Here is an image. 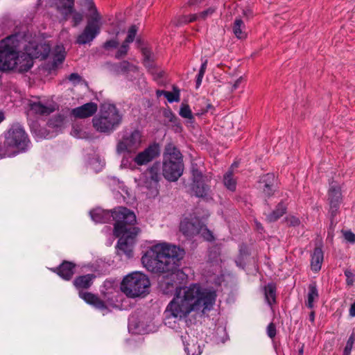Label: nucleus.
Listing matches in <instances>:
<instances>
[{"mask_svg": "<svg viewBox=\"0 0 355 355\" xmlns=\"http://www.w3.org/2000/svg\"><path fill=\"white\" fill-rule=\"evenodd\" d=\"M159 287L165 295L175 293L164 311L166 319L171 317L182 319L187 317L191 311H201L203 313L209 311L217 296L216 291L202 288L198 284L183 287V291L178 290L175 285L163 277L159 281Z\"/></svg>", "mask_w": 355, "mask_h": 355, "instance_id": "1", "label": "nucleus"}, {"mask_svg": "<svg viewBox=\"0 0 355 355\" xmlns=\"http://www.w3.org/2000/svg\"><path fill=\"white\" fill-rule=\"evenodd\" d=\"M185 256V250L178 245L161 243L150 248L141 257L144 266L155 274H162L177 288L183 291L182 285L187 275L180 269L181 261Z\"/></svg>", "mask_w": 355, "mask_h": 355, "instance_id": "2", "label": "nucleus"}, {"mask_svg": "<svg viewBox=\"0 0 355 355\" xmlns=\"http://www.w3.org/2000/svg\"><path fill=\"white\" fill-rule=\"evenodd\" d=\"M185 256V250L178 245L161 243L150 248L141 257L144 266L155 274H162L177 288L183 291L182 285L187 275L180 269L181 261Z\"/></svg>", "mask_w": 355, "mask_h": 355, "instance_id": "3", "label": "nucleus"}, {"mask_svg": "<svg viewBox=\"0 0 355 355\" xmlns=\"http://www.w3.org/2000/svg\"><path fill=\"white\" fill-rule=\"evenodd\" d=\"M123 115L114 104L104 103L100 105L99 112L92 119L94 128L100 133L110 135L122 123Z\"/></svg>", "mask_w": 355, "mask_h": 355, "instance_id": "4", "label": "nucleus"}, {"mask_svg": "<svg viewBox=\"0 0 355 355\" xmlns=\"http://www.w3.org/2000/svg\"><path fill=\"white\" fill-rule=\"evenodd\" d=\"M184 171L183 156L180 150L173 144H168L163 154L162 174L171 182H175L182 175Z\"/></svg>", "mask_w": 355, "mask_h": 355, "instance_id": "5", "label": "nucleus"}, {"mask_svg": "<svg viewBox=\"0 0 355 355\" xmlns=\"http://www.w3.org/2000/svg\"><path fill=\"white\" fill-rule=\"evenodd\" d=\"M4 141L12 155L26 152L31 144L28 133L19 123L12 124L4 132Z\"/></svg>", "mask_w": 355, "mask_h": 355, "instance_id": "6", "label": "nucleus"}, {"mask_svg": "<svg viewBox=\"0 0 355 355\" xmlns=\"http://www.w3.org/2000/svg\"><path fill=\"white\" fill-rule=\"evenodd\" d=\"M91 12L87 19V23L83 33L79 35L76 42L78 44H85L92 42L100 33L101 27V15L98 12L93 0H83Z\"/></svg>", "mask_w": 355, "mask_h": 355, "instance_id": "7", "label": "nucleus"}, {"mask_svg": "<svg viewBox=\"0 0 355 355\" xmlns=\"http://www.w3.org/2000/svg\"><path fill=\"white\" fill-rule=\"evenodd\" d=\"M150 285L149 279L146 275L135 272L123 279L121 289L126 296L135 298L147 293Z\"/></svg>", "mask_w": 355, "mask_h": 355, "instance_id": "8", "label": "nucleus"}, {"mask_svg": "<svg viewBox=\"0 0 355 355\" xmlns=\"http://www.w3.org/2000/svg\"><path fill=\"white\" fill-rule=\"evenodd\" d=\"M19 53L17 35H12L2 40L0 42V69H13L17 64Z\"/></svg>", "mask_w": 355, "mask_h": 355, "instance_id": "9", "label": "nucleus"}, {"mask_svg": "<svg viewBox=\"0 0 355 355\" xmlns=\"http://www.w3.org/2000/svg\"><path fill=\"white\" fill-rule=\"evenodd\" d=\"M112 218L115 221L114 224V235L120 236L122 233L129 232V230L135 227L137 222L135 213L125 207H119L112 210Z\"/></svg>", "mask_w": 355, "mask_h": 355, "instance_id": "10", "label": "nucleus"}, {"mask_svg": "<svg viewBox=\"0 0 355 355\" xmlns=\"http://www.w3.org/2000/svg\"><path fill=\"white\" fill-rule=\"evenodd\" d=\"M191 172L192 180L191 184V191L198 198L207 199L210 189L209 186L206 184L209 180L208 177L203 174L196 163L191 164Z\"/></svg>", "mask_w": 355, "mask_h": 355, "instance_id": "11", "label": "nucleus"}, {"mask_svg": "<svg viewBox=\"0 0 355 355\" xmlns=\"http://www.w3.org/2000/svg\"><path fill=\"white\" fill-rule=\"evenodd\" d=\"M141 132L134 130L130 134L123 136L116 144V151L119 153H135L141 144Z\"/></svg>", "mask_w": 355, "mask_h": 355, "instance_id": "12", "label": "nucleus"}, {"mask_svg": "<svg viewBox=\"0 0 355 355\" xmlns=\"http://www.w3.org/2000/svg\"><path fill=\"white\" fill-rule=\"evenodd\" d=\"M328 204L329 206L331 225H333L334 218L339 214L340 206L343 202V195L340 187L331 183L328 190Z\"/></svg>", "mask_w": 355, "mask_h": 355, "instance_id": "13", "label": "nucleus"}, {"mask_svg": "<svg viewBox=\"0 0 355 355\" xmlns=\"http://www.w3.org/2000/svg\"><path fill=\"white\" fill-rule=\"evenodd\" d=\"M139 232V227H132L129 230V232H123L119 236L116 247L128 257H132V247L135 239Z\"/></svg>", "mask_w": 355, "mask_h": 355, "instance_id": "14", "label": "nucleus"}, {"mask_svg": "<svg viewBox=\"0 0 355 355\" xmlns=\"http://www.w3.org/2000/svg\"><path fill=\"white\" fill-rule=\"evenodd\" d=\"M258 188L265 197L270 198L278 190L277 178L272 173L261 175L258 181Z\"/></svg>", "mask_w": 355, "mask_h": 355, "instance_id": "15", "label": "nucleus"}, {"mask_svg": "<svg viewBox=\"0 0 355 355\" xmlns=\"http://www.w3.org/2000/svg\"><path fill=\"white\" fill-rule=\"evenodd\" d=\"M159 145L154 142L150 144L143 151L139 153L133 158V162L138 166L146 165L159 157Z\"/></svg>", "mask_w": 355, "mask_h": 355, "instance_id": "16", "label": "nucleus"}, {"mask_svg": "<svg viewBox=\"0 0 355 355\" xmlns=\"http://www.w3.org/2000/svg\"><path fill=\"white\" fill-rule=\"evenodd\" d=\"M203 224L198 218L184 219L180 225V231L187 237H193L200 232Z\"/></svg>", "mask_w": 355, "mask_h": 355, "instance_id": "17", "label": "nucleus"}, {"mask_svg": "<svg viewBox=\"0 0 355 355\" xmlns=\"http://www.w3.org/2000/svg\"><path fill=\"white\" fill-rule=\"evenodd\" d=\"M26 52L29 54L33 59L39 58L42 60H45L51 51V46L46 43H29L25 48Z\"/></svg>", "mask_w": 355, "mask_h": 355, "instance_id": "18", "label": "nucleus"}, {"mask_svg": "<svg viewBox=\"0 0 355 355\" xmlns=\"http://www.w3.org/2000/svg\"><path fill=\"white\" fill-rule=\"evenodd\" d=\"M76 264L69 261H63L58 267L52 270L59 275L62 279L69 281L75 274Z\"/></svg>", "mask_w": 355, "mask_h": 355, "instance_id": "19", "label": "nucleus"}, {"mask_svg": "<svg viewBox=\"0 0 355 355\" xmlns=\"http://www.w3.org/2000/svg\"><path fill=\"white\" fill-rule=\"evenodd\" d=\"M97 110V104L90 102L73 108L71 110V114L76 119H85L93 116Z\"/></svg>", "mask_w": 355, "mask_h": 355, "instance_id": "20", "label": "nucleus"}, {"mask_svg": "<svg viewBox=\"0 0 355 355\" xmlns=\"http://www.w3.org/2000/svg\"><path fill=\"white\" fill-rule=\"evenodd\" d=\"M106 64L109 70L116 75L127 74L130 71L136 72L138 71V68L128 60H123L116 63L107 62Z\"/></svg>", "mask_w": 355, "mask_h": 355, "instance_id": "21", "label": "nucleus"}, {"mask_svg": "<svg viewBox=\"0 0 355 355\" xmlns=\"http://www.w3.org/2000/svg\"><path fill=\"white\" fill-rule=\"evenodd\" d=\"M160 164L155 162L146 171V181L145 182L146 187H156L160 180Z\"/></svg>", "mask_w": 355, "mask_h": 355, "instance_id": "22", "label": "nucleus"}, {"mask_svg": "<svg viewBox=\"0 0 355 355\" xmlns=\"http://www.w3.org/2000/svg\"><path fill=\"white\" fill-rule=\"evenodd\" d=\"M33 65V57L29 55L26 52H20L17 58V64L15 65V68H16L19 73H24L30 70Z\"/></svg>", "mask_w": 355, "mask_h": 355, "instance_id": "23", "label": "nucleus"}, {"mask_svg": "<svg viewBox=\"0 0 355 355\" xmlns=\"http://www.w3.org/2000/svg\"><path fill=\"white\" fill-rule=\"evenodd\" d=\"M74 2L75 0H56L55 3L56 10L65 20L73 12Z\"/></svg>", "mask_w": 355, "mask_h": 355, "instance_id": "24", "label": "nucleus"}, {"mask_svg": "<svg viewBox=\"0 0 355 355\" xmlns=\"http://www.w3.org/2000/svg\"><path fill=\"white\" fill-rule=\"evenodd\" d=\"M96 275L94 274L80 275L73 279V284L80 292L84 289H88L93 284Z\"/></svg>", "mask_w": 355, "mask_h": 355, "instance_id": "25", "label": "nucleus"}, {"mask_svg": "<svg viewBox=\"0 0 355 355\" xmlns=\"http://www.w3.org/2000/svg\"><path fill=\"white\" fill-rule=\"evenodd\" d=\"M287 211V205L283 200H281L275 207V209L268 214H264L266 220L269 223H274L279 220Z\"/></svg>", "mask_w": 355, "mask_h": 355, "instance_id": "26", "label": "nucleus"}, {"mask_svg": "<svg viewBox=\"0 0 355 355\" xmlns=\"http://www.w3.org/2000/svg\"><path fill=\"white\" fill-rule=\"evenodd\" d=\"M79 295L87 303L93 305L96 309L104 310L107 308L104 301L92 293L80 291Z\"/></svg>", "mask_w": 355, "mask_h": 355, "instance_id": "27", "label": "nucleus"}, {"mask_svg": "<svg viewBox=\"0 0 355 355\" xmlns=\"http://www.w3.org/2000/svg\"><path fill=\"white\" fill-rule=\"evenodd\" d=\"M92 219L95 223H108L112 218V211L96 208L90 211Z\"/></svg>", "mask_w": 355, "mask_h": 355, "instance_id": "28", "label": "nucleus"}, {"mask_svg": "<svg viewBox=\"0 0 355 355\" xmlns=\"http://www.w3.org/2000/svg\"><path fill=\"white\" fill-rule=\"evenodd\" d=\"M324 259V253L321 247H315L311 255V268L314 272H318L321 269Z\"/></svg>", "mask_w": 355, "mask_h": 355, "instance_id": "29", "label": "nucleus"}, {"mask_svg": "<svg viewBox=\"0 0 355 355\" xmlns=\"http://www.w3.org/2000/svg\"><path fill=\"white\" fill-rule=\"evenodd\" d=\"M277 286L275 283H268L264 286V295L267 303L272 306L276 303Z\"/></svg>", "mask_w": 355, "mask_h": 355, "instance_id": "30", "label": "nucleus"}, {"mask_svg": "<svg viewBox=\"0 0 355 355\" xmlns=\"http://www.w3.org/2000/svg\"><path fill=\"white\" fill-rule=\"evenodd\" d=\"M164 116L171 123V128L175 132H181L182 126L180 119L173 113L171 110H166L164 112Z\"/></svg>", "mask_w": 355, "mask_h": 355, "instance_id": "31", "label": "nucleus"}, {"mask_svg": "<svg viewBox=\"0 0 355 355\" xmlns=\"http://www.w3.org/2000/svg\"><path fill=\"white\" fill-rule=\"evenodd\" d=\"M249 255L250 252L248 246L245 244L241 245L239 254L235 259L236 266L244 269L246 266L245 259Z\"/></svg>", "mask_w": 355, "mask_h": 355, "instance_id": "32", "label": "nucleus"}, {"mask_svg": "<svg viewBox=\"0 0 355 355\" xmlns=\"http://www.w3.org/2000/svg\"><path fill=\"white\" fill-rule=\"evenodd\" d=\"M245 28L243 21L240 18H236L232 26V31L235 36L240 40L245 39L247 37L246 33L243 31Z\"/></svg>", "mask_w": 355, "mask_h": 355, "instance_id": "33", "label": "nucleus"}, {"mask_svg": "<svg viewBox=\"0 0 355 355\" xmlns=\"http://www.w3.org/2000/svg\"><path fill=\"white\" fill-rule=\"evenodd\" d=\"M30 110L36 114L48 115L53 112L50 107L43 105L41 102L30 103Z\"/></svg>", "mask_w": 355, "mask_h": 355, "instance_id": "34", "label": "nucleus"}, {"mask_svg": "<svg viewBox=\"0 0 355 355\" xmlns=\"http://www.w3.org/2000/svg\"><path fill=\"white\" fill-rule=\"evenodd\" d=\"M318 297L319 295L317 289V285L316 283L313 282L309 285L308 299L307 302H306V306L309 309H312L314 306V300L318 299Z\"/></svg>", "mask_w": 355, "mask_h": 355, "instance_id": "35", "label": "nucleus"}, {"mask_svg": "<svg viewBox=\"0 0 355 355\" xmlns=\"http://www.w3.org/2000/svg\"><path fill=\"white\" fill-rule=\"evenodd\" d=\"M185 351L187 355H200L202 349L197 341L192 340L191 342L187 343L185 345Z\"/></svg>", "mask_w": 355, "mask_h": 355, "instance_id": "36", "label": "nucleus"}, {"mask_svg": "<svg viewBox=\"0 0 355 355\" xmlns=\"http://www.w3.org/2000/svg\"><path fill=\"white\" fill-rule=\"evenodd\" d=\"M223 182L227 189L231 191H234L236 187V182L233 178V173L229 171L224 175Z\"/></svg>", "mask_w": 355, "mask_h": 355, "instance_id": "37", "label": "nucleus"}, {"mask_svg": "<svg viewBox=\"0 0 355 355\" xmlns=\"http://www.w3.org/2000/svg\"><path fill=\"white\" fill-rule=\"evenodd\" d=\"M179 114L182 118L189 119L191 123H192L194 120V116L192 114L190 107L187 103H182Z\"/></svg>", "mask_w": 355, "mask_h": 355, "instance_id": "38", "label": "nucleus"}, {"mask_svg": "<svg viewBox=\"0 0 355 355\" xmlns=\"http://www.w3.org/2000/svg\"><path fill=\"white\" fill-rule=\"evenodd\" d=\"M65 117L64 115L58 114L53 116L49 120V125L52 128H60L64 124Z\"/></svg>", "mask_w": 355, "mask_h": 355, "instance_id": "39", "label": "nucleus"}, {"mask_svg": "<svg viewBox=\"0 0 355 355\" xmlns=\"http://www.w3.org/2000/svg\"><path fill=\"white\" fill-rule=\"evenodd\" d=\"M164 96L166 98L169 103L179 102L180 98V90L176 87L173 88V92L162 91Z\"/></svg>", "mask_w": 355, "mask_h": 355, "instance_id": "40", "label": "nucleus"}, {"mask_svg": "<svg viewBox=\"0 0 355 355\" xmlns=\"http://www.w3.org/2000/svg\"><path fill=\"white\" fill-rule=\"evenodd\" d=\"M198 18L197 14H191L189 15H182L177 19L176 26H180L183 24H188L195 21Z\"/></svg>", "mask_w": 355, "mask_h": 355, "instance_id": "41", "label": "nucleus"}, {"mask_svg": "<svg viewBox=\"0 0 355 355\" xmlns=\"http://www.w3.org/2000/svg\"><path fill=\"white\" fill-rule=\"evenodd\" d=\"M130 43H126L125 41H123L122 44L121 45L119 50L116 51L115 54V58L116 59H121V58L125 56L128 53V49H129V44Z\"/></svg>", "mask_w": 355, "mask_h": 355, "instance_id": "42", "label": "nucleus"}, {"mask_svg": "<svg viewBox=\"0 0 355 355\" xmlns=\"http://www.w3.org/2000/svg\"><path fill=\"white\" fill-rule=\"evenodd\" d=\"M355 341V335L354 334H352L349 337L345 347L344 349L343 355H349L353 347V345Z\"/></svg>", "mask_w": 355, "mask_h": 355, "instance_id": "43", "label": "nucleus"}, {"mask_svg": "<svg viewBox=\"0 0 355 355\" xmlns=\"http://www.w3.org/2000/svg\"><path fill=\"white\" fill-rule=\"evenodd\" d=\"M137 32V27L135 25H132L128 32V35L124 41L126 43H131L134 41Z\"/></svg>", "mask_w": 355, "mask_h": 355, "instance_id": "44", "label": "nucleus"}, {"mask_svg": "<svg viewBox=\"0 0 355 355\" xmlns=\"http://www.w3.org/2000/svg\"><path fill=\"white\" fill-rule=\"evenodd\" d=\"M285 222L289 227L298 226L300 223V220H299V218L293 216H287L285 218Z\"/></svg>", "mask_w": 355, "mask_h": 355, "instance_id": "45", "label": "nucleus"}, {"mask_svg": "<svg viewBox=\"0 0 355 355\" xmlns=\"http://www.w3.org/2000/svg\"><path fill=\"white\" fill-rule=\"evenodd\" d=\"M119 42L117 40V39H112V40L106 41L103 44V48L106 50H109L111 49H116L119 46Z\"/></svg>", "mask_w": 355, "mask_h": 355, "instance_id": "46", "label": "nucleus"}, {"mask_svg": "<svg viewBox=\"0 0 355 355\" xmlns=\"http://www.w3.org/2000/svg\"><path fill=\"white\" fill-rule=\"evenodd\" d=\"M346 276V283L348 286H352L355 282V275L349 269H346L344 272Z\"/></svg>", "mask_w": 355, "mask_h": 355, "instance_id": "47", "label": "nucleus"}, {"mask_svg": "<svg viewBox=\"0 0 355 355\" xmlns=\"http://www.w3.org/2000/svg\"><path fill=\"white\" fill-rule=\"evenodd\" d=\"M72 14L73 26L76 27L83 21V15L80 12H75L74 10Z\"/></svg>", "mask_w": 355, "mask_h": 355, "instance_id": "48", "label": "nucleus"}, {"mask_svg": "<svg viewBox=\"0 0 355 355\" xmlns=\"http://www.w3.org/2000/svg\"><path fill=\"white\" fill-rule=\"evenodd\" d=\"M6 155H12L9 149L6 148V143L3 141L2 144L0 141V159L5 157Z\"/></svg>", "mask_w": 355, "mask_h": 355, "instance_id": "49", "label": "nucleus"}, {"mask_svg": "<svg viewBox=\"0 0 355 355\" xmlns=\"http://www.w3.org/2000/svg\"><path fill=\"white\" fill-rule=\"evenodd\" d=\"M276 327L272 322H270L267 327V334L270 338H273L276 336Z\"/></svg>", "mask_w": 355, "mask_h": 355, "instance_id": "50", "label": "nucleus"}, {"mask_svg": "<svg viewBox=\"0 0 355 355\" xmlns=\"http://www.w3.org/2000/svg\"><path fill=\"white\" fill-rule=\"evenodd\" d=\"M345 239L350 243L355 242V234L351 231H346L344 233Z\"/></svg>", "mask_w": 355, "mask_h": 355, "instance_id": "51", "label": "nucleus"}, {"mask_svg": "<svg viewBox=\"0 0 355 355\" xmlns=\"http://www.w3.org/2000/svg\"><path fill=\"white\" fill-rule=\"evenodd\" d=\"M214 12V9L209 8L207 9L206 10L201 12L199 14V15H198V17L202 19H206V17L208 15L213 14Z\"/></svg>", "mask_w": 355, "mask_h": 355, "instance_id": "52", "label": "nucleus"}, {"mask_svg": "<svg viewBox=\"0 0 355 355\" xmlns=\"http://www.w3.org/2000/svg\"><path fill=\"white\" fill-rule=\"evenodd\" d=\"M69 80L70 81H80L81 80V76L77 73H71L68 77Z\"/></svg>", "mask_w": 355, "mask_h": 355, "instance_id": "53", "label": "nucleus"}, {"mask_svg": "<svg viewBox=\"0 0 355 355\" xmlns=\"http://www.w3.org/2000/svg\"><path fill=\"white\" fill-rule=\"evenodd\" d=\"M204 75H205V73L198 72V74L196 78V88H198L200 87V85H201L202 80L203 78Z\"/></svg>", "mask_w": 355, "mask_h": 355, "instance_id": "54", "label": "nucleus"}, {"mask_svg": "<svg viewBox=\"0 0 355 355\" xmlns=\"http://www.w3.org/2000/svg\"><path fill=\"white\" fill-rule=\"evenodd\" d=\"M214 110V107L211 103H208L206 106V109L203 110L200 113H197L196 114L202 115V114H204L208 112L209 110Z\"/></svg>", "mask_w": 355, "mask_h": 355, "instance_id": "55", "label": "nucleus"}, {"mask_svg": "<svg viewBox=\"0 0 355 355\" xmlns=\"http://www.w3.org/2000/svg\"><path fill=\"white\" fill-rule=\"evenodd\" d=\"M64 57L63 55H58L56 56V59H55V60H53V66H56L58 62V63H62V62L64 61Z\"/></svg>", "mask_w": 355, "mask_h": 355, "instance_id": "56", "label": "nucleus"}, {"mask_svg": "<svg viewBox=\"0 0 355 355\" xmlns=\"http://www.w3.org/2000/svg\"><path fill=\"white\" fill-rule=\"evenodd\" d=\"M207 65V60H205L204 61V62H202V64H201L199 72L205 73V71H206Z\"/></svg>", "mask_w": 355, "mask_h": 355, "instance_id": "57", "label": "nucleus"}, {"mask_svg": "<svg viewBox=\"0 0 355 355\" xmlns=\"http://www.w3.org/2000/svg\"><path fill=\"white\" fill-rule=\"evenodd\" d=\"M207 65V60H205L204 61V62H202V64H201L199 72L205 73V71H206Z\"/></svg>", "mask_w": 355, "mask_h": 355, "instance_id": "58", "label": "nucleus"}, {"mask_svg": "<svg viewBox=\"0 0 355 355\" xmlns=\"http://www.w3.org/2000/svg\"><path fill=\"white\" fill-rule=\"evenodd\" d=\"M142 53L145 56L146 60H149L150 51L148 49H143Z\"/></svg>", "mask_w": 355, "mask_h": 355, "instance_id": "59", "label": "nucleus"}, {"mask_svg": "<svg viewBox=\"0 0 355 355\" xmlns=\"http://www.w3.org/2000/svg\"><path fill=\"white\" fill-rule=\"evenodd\" d=\"M152 73L153 74L155 79H159L164 76V72L162 71H160L158 73L152 72Z\"/></svg>", "mask_w": 355, "mask_h": 355, "instance_id": "60", "label": "nucleus"}, {"mask_svg": "<svg viewBox=\"0 0 355 355\" xmlns=\"http://www.w3.org/2000/svg\"><path fill=\"white\" fill-rule=\"evenodd\" d=\"M349 315L352 317H355V302L352 303L350 306Z\"/></svg>", "mask_w": 355, "mask_h": 355, "instance_id": "61", "label": "nucleus"}, {"mask_svg": "<svg viewBox=\"0 0 355 355\" xmlns=\"http://www.w3.org/2000/svg\"><path fill=\"white\" fill-rule=\"evenodd\" d=\"M206 230H207V233H206L207 236H204L206 238V239L207 241H212L214 239V236L212 235V233L207 229H206Z\"/></svg>", "mask_w": 355, "mask_h": 355, "instance_id": "62", "label": "nucleus"}, {"mask_svg": "<svg viewBox=\"0 0 355 355\" xmlns=\"http://www.w3.org/2000/svg\"><path fill=\"white\" fill-rule=\"evenodd\" d=\"M309 320L311 322H314V320H315V311H312L310 313H309Z\"/></svg>", "mask_w": 355, "mask_h": 355, "instance_id": "63", "label": "nucleus"}, {"mask_svg": "<svg viewBox=\"0 0 355 355\" xmlns=\"http://www.w3.org/2000/svg\"><path fill=\"white\" fill-rule=\"evenodd\" d=\"M241 80H242V78H240L237 79V80L235 81L234 84L233 85V88H234V89H236L239 87V84H240V83L241 82Z\"/></svg>", "mask_w": 355, "mask_h": 355, "instance_id": "64", "label": "nucleus"}]
</instances>
